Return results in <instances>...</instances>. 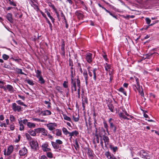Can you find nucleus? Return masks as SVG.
Returning <instances> with one entry per match:
<instances>
[{
	"label": "nucleus",
	"instance_id": "obj_1",
	"mask_svg": "<svg viewBox=\"0 0 159 159\" xmlns=\"http://www.w3.org/2000/svg\"><path fill=\"white\" fill-rule=\"evenodd\" d=\"M71 87L72 92L73 93L74 91H76L77 90V89L76 85V81L74 80V77L73 76L72 71H71Z\"/></svg>",
	"mask_w": 159,
	"mask_h": 159
},
{
	"label": "nucleus",
	"instance_id": "obj_2",
	"mask_svg": "<svg viewBox=\"0 0 159 159\" xmlns=\"http://www.w3.org/2000/svg\"><path fill=\"white\" fill-rule=\"evenodd\" d=\"M30 145L31 148L35 150H37L39 148V145L36 140H32L30 141Z\"/></svg>",
	"mask_w": 159,
	"mask_h": 159
},
{
	"label": "nucleus",
	"instance_id": "obj_3",
	"mask_svg": "<svg viewBox=\"0 0 159 159\" xmlns=\"http://www.w3.org/2000/svg\"><path fill=\"white\" fill-rule=\"evenodd\" d=\"M80 70L81 73H83V76L85 79L86 84V85H87L88 76V73L86 70L84 69L83 71L82 68L81 67H80Z\"/></svg>",
	"mask_w": 159,
	"mask_h": 159
},
{
	"label": "nucleus",
	"instance_id": "obj_4",
	"mask_svg": "<svg viewBox=\"0 0 159 159\" xmlns=\"http://www.w3.org/2000/svg\"><path fill=\"white\" fill-rule=\"evenodd\" d=\"M12 108L13 111L15 112H20L22 111V107L17 105L16 103H12Z\"/></svg>",
	"mask_w": 159,
	"mask_h": 159
},
{
	"label": "nucleus",
	"instance_id": "obj_5",
	"mask_svg": "<svg viewBox=\"0 0 159 159\" xmlns=\"http://www.w3.org/2000/svg\"><path fill=\"white\" fill-rule=\"evenodd\" d=\"M135 80H136V82L137 83V85L135 86L136 88L137 89L138 91L139 92V93H140V94L143 97L144 96V93H143V90L141 88L142 90L141 91L140 89V87L139 85V82L138 79L136 77H135Z\"/></svg>",
	"mask_w": 159,
	"mask_h": 159
},
{
	"label": "nucleus",
	"instance_id": "obj_6",
	"mask_svg": "<svg viewBox=\"0 0 159 159\" xmlns=\"http://www.w3.org/2000/svg\"><path fill=\"white\" fill-rule=\"evenodd\" d=\"M140 155L143 158L146 159H150V157L149 154L143 150H142L140 151Z\"/></svg>",
	"mask_w": 159,
	"mask_h": 159
},
{
	"label": "nucleus",
	"instance_id": "obj_7",
	"mask_svg": "<svg viewBox=\"0 0 159 159\" xmlns=\"http://www.w3.org/2000/svg\"><path fill=\"white\" fill-rule=\"evenodd\" d=\"M35 130L37 133H41L43 135H47L48 131L44 128H38L36 129Z\"/></svg>",
	"mask_w": 159,
	"mask_h": 159
},
{
	"label": "nucleus",
	"instance_id": "obj_8",
	"mask_svg": "<svg viewBox=\"0 0 159 159\" xmlns=\"http://www.w3.org/2000/svg\"><path fill=\"white\" fill-rule=\"evenodd\" d=\"M92 54L88 52L85 55V59L89 63H91L92 62Z\"/></svg>",
	"mask_w": 159,
	"mask_h": 159
},
{
	"label": "nucleus",
	"instance_id": "obj_9",
	"mask_svg": "<svg viewBox=\"0 0 159 159\" xmlns=\"http://www.w3.org/2000/svg\"><path fill=\"white\" fill-rule=\"evenodd\" d=\"M99 136L100 137L102 138V139L105 143V147H107V146L109 144V139L108 137L105 135H103V137H102L100 134H99Z\"/></svg>",
	"mask_w": 159,
	"mask_h": 159
},
{
	"label": "nucleus",
	"instance_id": "obj_10",
	"mask_svg": "<svg viewBox=\"0 0 159 159\" xmlns=\"http://www.w3.org/2000/svg\"><path fill=\"white\" fill-rule=\"evenodd\" d=\"M27 149L24 147L19 151V155L20 156H25L27 153Z\"/></svg>",
	"mask_w": 159,
	"mask_h": 159
},
{
	"label": "nucleus",
	"instance_id": "obj_11",
	"mask_svg": "<svg viewBox=\"0 0 159 159\" xmlns=\"http://www.w3.org/2000/svg\"><path fill=\"white\" fill-rule=\"evenodd\" d=\"M47 127L50 130H52L55 129V127L57 126V124L55 123H50L47 124Z\"/></svg>",
	"mask_w": 159,
	"mask_h": 159
},
{
	"label": "nucleus",
	"instance_id": "obj_12",
	"mask_svg": "<svg viewBox=\"0 0 159 159\" xmlns=\"http://www.w3.org/2000/svg\"><path fill=\"white\" fill-rule=\"evenodd\" d=\"M51 114V112L50 111L47 110L44 111H41L39 113V116H45L49 115Z\"/></svg>",
	"mask_w": 159,
	"mask_h": 159
},
{
	"label": "nucleus",
	"instance_id": "obj_13",
	"mask_svg": "<svg viewBox=\"0 0 159 159\" xmlns=\"http://www.w3.org/2000/svg\"><path fill=\"white\" fill-rule=\"evenodd\" d=\"M12 14L11 13H8L7 14L6 17L11 23H13V20L12 18Z\"/></svg>",
	"mask_w": 159,
	"mask_h": 159
},
{
	"label": "nucleus",
	"instance_id": "obj_14",
	"mask_svg": "<svg viewBox=\"0 0 159 159\" xmlns=\"http://www.w3.org/2000/svg\"><path fill=\"white\" fill-rule=\"evenodd\" d=\"M105 155L108 159H116L113 155L111 154L109 152H106Z\"/></svg>",
	"mask_w": 159,
	"mask_h": 159
},
{
	"label": "nucleus",
	"instance_id": "obj_15",
	"mask_svg": "<svg viewBox=\"0 0 159 159\" xmlns=\"http://www.w3.org/2000/svg\"><path fill=\"white\" fill-rule=\"evenodd\" d=\"M48 144L47 143H44L42 145L43 150L44 152H47L50 151L51 149L48 148Z\"/></svg>",
	"mask_w": 159,
	"mask_h": 159
},
{
	"label": "nucleus",
	"instance_id": "obj_16",
	"mask_svg": "<svg viewBox=\"0 0 159 159\" xmlns=\"http://www.w3.org/2000/svg\"><path fill=\"white\" fill-rule=\"evenodd\" d=\"M75 14L79 19H82L83 18V15L80 11H76L75 12Z\"/></svg>",
	"mask_w": 159,
	"mask_h": 159
},
{
	"label": "nucleus",
	"instance_id": "obj_17",
	"mask_svg": "<svg viewBox=\"0 0 159 159\" xmlns=\"http://www.w3.org/2000/svg\"><path fill=\"white\" fill-rule=\"evenodd\" d=\"M65 43L64 41H63L61 44V54L64 56L65 55Z\"/></svg>",
	"mask_w": 159,
	"mask_h": 159
},
{
	"label": "nucleus",
	"instance_id": "obj_18",
	"mask_svg": "<svg viewBox=\"0 0 159 159\" xmlns=\"http://www.w3.org/2000/svg\"><path fill=\"white\" fill-rule=\"evenodd\" d=\"M13 147L12 146H10L7 149V153H5V155H9L13 151Z\"/></svg>",
	"mask_w": 159,
	"mask_h": 159
},
{
	"label": "nucleus",
	"instance_id": "obj_19",
	"mask_svg": "<svg viewBox=\"0 0 159 159\" xmlns=\"http://www.w3.org/2000/svg\"><path fill=\"white\" fill-rule=\"evenodd\" d=\"M6 91L8 90L11 93L13 91L14 89L13 87L10 85L8 84L6 86Z\"/></svg>",
	"mask_w": 159,
	"mask_h": 159
},
{
	"label": "nucleus",
	"instance_id": "obj_20",
	"mask_svg": "<svg viewBox=\"0 0 159 159\" xmlns=\"http://www.w3.org/2000/svg\"><path fill=\"white\" fill-rule=\"evenodd\" d=\"M76 82L77 84V86L78 88V94H79V93H80V81L79 78H78L76 79Z\"/></svg>",
	"mask_w": 159,
	"mask_h": 159
},
{
	"label": "nucleus",
	"instance_id": "obj_21",
	"mask_svg": "<svg viewBox=\"0 0 159 159\" xmlns=\"http://www.w3.org/2000/svg\"><path fill=\"white\" fill-rule=\"evenodd\" d=\"M98 69L96 68L93 69L92 70V72L93 73V79L95 80H96L97 73L98 71Z\"/></svg>",
	"mask_w": 159,
	"mask_h": 159
},
{
	"label": "nucleus",
	"instance_id": "obj_22",
	"mask_svg": "<svg viewBox=\"0 0 159 159\" xmlns=\"http://www.w3.org/2000/svg\"><path fill=\"white\" fill-rule=\"evenodd\" d=\"M79 134V132L76 130H75L72 132H70L69 134V136L70 137V138H72V136L74 135L77 136Z\"/></svg>",
	"mask_w": 159,
	"mask_h": 159
},
{
	"label": "nucleus",
	"instance_id": "obj_23",
	"mask_svg": "<svg viewBox=\"0 0 159 159\" xmlns=\"http://www.w3.org/2000/svg\"><path fill=\"white\" fill-rule=\"evenodd\" d=\"M52 145L54 148L56 149H59L60 147L59 145L56 143V142H52Z\"/></svg>",
	"mask_w": 159,
	"mask_h": 159
},
{
	"label": "nucleus",
	"instance_id": "obj_24",
	"mask_svg": "<svg viewBox=\"0 0 159 159\" xmlns=\"http://www.w3.org/2000/svg\"><path fill=\"white\" fill-rule=\"evenodd\" d=\"M104 65L106 70L107 71H109V70L111 69V66L110 64H109L107 63H106L105 64H104Z\"/></svg>",
	"mask_w": 159,
	"mask_h": 159
},
{
	"label": "nucleus",
	"instance_id": "obj_25",
	"mask_svg": "<svg viewBox=\"0 0 159 159\" xmlns=\"http://www.w3.org/2000/svg\"><path fill=\"white\" fill-rule=\"evenodd\" d=\"M119 116L120 117L124 119H127V120H129V119L127 118V117L125 116L124 115V113L122 112L118 114Z\"/></svg>",
	"mask_w": 159,
	"mask_h": 159
},
{
	"label": "nucleus",
	"instance_id": "obj_26",
	"mask_svg": "<svg viewBox=\"0 0 159 159\" xmlns=\"http://www.w3.org/2000/svg\"><path fill=\"white\" fill-rule=\"evenodd\" d=\"M56 135L58 136H61L62 135L61 131V129H56Z\"/></svg>",
	"mask_w": 159,
	"mask_h": 159
},
{
	"label": "nucleus",
	"instance_id": "obj_27",
	"mask_svg": "<svg viewBox=\"0 0 159 159\" xmlns=\"http://www.w3.org/2000/svg\"><path fill=\"white\" fill-rule=\"evenodd\" d=\"M39 79V82L41 84H43L45 82V81L43 79L42 76L38 78Z\"/></svg>",
	"mask_w": 159,
	"mask_h": 159
},
{
	"label": "nucleus",
	"instance_id": "obj_28",
	"mask_svg": "<svg viewBox=\"0 0 159 159\" xmlns=\"http://www.w3.org/2000/svg\"><path fill=\"white\" fill-rule=\"evenodd\" d=\"M27 125L30 128H34L35 126V125L34 124L30 122H27Z\"/></svg>",
	"mask_w": 159,
	"mask_h": 159
},
{
	"label": "nucleus",
	"instance_id": "obj_29",
	"mask_svg": "<svg viewBox=\"0 0 159 159\" xmlns=\"http://www.w3.org/2000/svg\"><path fill=\"white\" fill-rule=\"evenodd\" d=\"M154 53H157L159 55V54L157 52H154L152 53H148L146 54L145 55V59H149L150 58V57Z\"/></svg>",
	"mask_w": 159,
	"mask_h": 159
},
{
	"label": "nucleus",
	"instance_id": "obj_30",
	"mask_svg": "<svg viewBox=\"0 0 159 159\" xmlns=\"http://www.w3.org/2000/svg\"><path fill=\"white\" fill-rule=\"evenodd\" d=\"M62 130L64 134L67 135V134H69L70 132L67 130V129L64 127H63L62 129Z\"/></svg>",
	"mask_w": 159,
	"mask_h": 159
},
{
	"label": "nucleus",
	"instance_id": "obj_31",
	"mask_svg": "<svg viewBox=\"0 0 159 159\" xmlns=\"http://www.w3.org/2000/svg\"><path fill=\"white\" fill-rule=\"evenodd\" d=\"M41 73V71L39 70H37L36 72V76L38 78L42 76Z\"/></svg>",
	"mask_w": 159,
	"mask_h": 159
},
{
	"label": "nucleus",
	"instance_id": "obj_32",
	"mask_svg": "<svg viewBox=\"0 0 159 159\" xmlns=\"http://www.w3.org/2000/svg\"><path fill=\"white\" fill-rule=\"evenodd\" d=\"M28 133L32 136H35L36 134L35 131L32 130H30L28 131Z\"/></svg>",
	"mask_w": 159,
	"mask_h": 159
},
{
	"label": "nucleus",
	"instance_id": "obj_33",
	"mask_svg": "<svg viewBox=\"0 0 159 159\" xmlns=\"http://www.w3.org/2000/svg\"><path fill=\"white\" fill-rule=\"evenodd\" d=\"M27 82L30 85L33 86L34 84V83L33 81L29 79H28L26 80Z\"/></svg>",
	"mask_w": 159,
	"mask_h": 159
},
{
	"label": "nucleus",
	"instance_id": "obj_34",
	"mask_svg": "<svg viewBox=\"0 0 159 159\" xmlns=\"http://www.w3.org/2000/svg\"><path fill=\"white\" fill-rule=\"evenodd\" d=\"M103 125H104V127L106 129L107 132L108 133V134L109 135V131L108 130V126L107 124V123L106 122H103Z\"/></svg>",
	"mask_w": 159,
	"mask_h": 159
},
{
	"label": "nucleus",
	"instance_id": "obj_35",
	"mask_svg": "<svg viewBox=\"0 0 159 159\" xmlns=\"http://www.w3.org/2000/svg\"><path fill=\"white\" fill-rule=\"evenodd\" d=\"M16 102L18 104L22 105L25 107H27V106L25 104H24L23 102L21 101L20 100L16 101Z\"/></svg>",
	"mask_w": 159,
	"mask_h": 159
},
{
	"label": "nucleus",
	"instance_id": "obj_36",
	"mask_svg": "<svg viewBox=\"0 0 159 159\" xmlns=\"http://www.w3.org/2000/svg\"><path fill=\"white\" fill-rule=\"evenodd\" d=\"M48 6L50 7H51L52 8V9L54 10V11H56V8H55L54 6V5H53L51 2H49L48 3Z\"/></svg>",
	"mask_w": 159,
	"mask_h": 159
},
{
	"label": "nucleus",
	"instance_id": "obj_37",
	"mask_svg": "<svg viewBox=\"0 0 159 159\" xmlns=\"http://www.w3.org/2000/svg\"><path fill=\"white\" fill-rule=\"evenodd\" d=\"M10 120L11 122H15L16 120V118L12 115H11L10 117Z\"/></svg>",
	"mask_w": 159,
	"mask_h": 159
},
{
	"label": "nucleus",
	"instance_id": "obj_38",
	"mask_svg": "<svg viewBox=\"0 0 159 159\" xmlns=\"http://www.w3.org/2000/svg\"><path fill=\"white\" fill-rule=\"evenodd\" d=\"M17 70H16V71L18 73L20 74L24 75H27L26 74H25V73H24V72H22V69H17Z\"/></svg>",
	"mask_w": 159,
	"mask_h": 159
},
{
	"label": "nucleus",
	"instance_id": "obj_39",
	"mask_svg": "<svg viewBox=\"0 0 159 159\" xmlns=\"http://www.w3.org/2000/svg\"><path fill=\"white\" fill-rule=\"evenodd\" d=\"M19 123L20 124V130H22L24 129V126L23 125L22 123V121H19Z\"/></svg>",
	"mask_w": 159,
	"mask_h": 159
},
{
	"label": "nucleus",
	"instance_id": "obj_40",
	"mask_svg": "<svg viewBox=\"0 0 159 159\" xmlns=\"http://www.w3.org/2000/svg\"><path fill=\"white\" fill-rule=\"evenodd\" d=\"M63 117L64 119L65 120L69 121H71V119H70V117L67 116L66 115H64Z\"/></svg>",
	"mask_w": 159,
	"mask_h": 159
},
{
	"label": "nucleus",
	"instance_id": "obj_41",
	"mask_svg": "<svg viewBox=\"0 0 159 159\" xmlns=\"http://www.w3.org/2000/svg\"><path fill=\"white\" fill-rule=\"evenodd\" d=\"M108 107L109 109L111 112H113L114 107L111 104H109L108 105Z\"/></svg>",
	"mask_w": 159,
	"mask_h": 159
},
{
	"label": "nucleus",
	"instance_id": "obj_42",
	"mask_svg": "<svg viewBox=\"0 0 159 159\" xmlns=\"http://www.w3.org/2000/svg\"><path fill=\"white\" fill-rule=\"evenodd\" d=\"M47 156L50 158H52L53 157V155L52 153L51 152H48L47 153Z\"/></svg>",
	"mask_w": 159,
	"mask_h": 159
},
{
	"label": "nucleus",
	"instance_id": "obj_43",
	"mask_svg": "<svg viewBox=\"0 0 159 159\" xmlns=\"http://www.w3.org/2000/svg\"><path fill=\"white\" fill-rule=\"evenodd\" d=\"M68 83L67 81H64L63 84V86L66 88H68Z\"/></svg>",
	"mask_w": 159,
	"mask_h": 159
},
{
	"label": "nucleus",
	"instance_id": "obj_44",
	"mask_svg": "<svg viewBox=\"0 0 159 159\" xmlns=\"http://www.w3.org/2000/svg\"><path fill=\"white\" fill-rule=\"evenodd\" d=\"M2 58L4 60H7L9 58V56L6 54H4L2 56Z\"/></svg>",
	"mask_w": 159,
	"mask_h": 159
},
{
	"label": "nucleus",
	"instance_id": "obj_45",
	"mask_svg": "<svg viewBox=\"0 0 159 159\" xmlns=\"http://www.w3.org/2000/svg\"><path fill=\"white\" fill-rule=\"evenodd\" d=\"M25 136L26 137V138H27V139L28 140L30 141H31V138L29 134L27 133H26L25 134Z\"/></svg>",
	"mask_w": 159,
	"mask_h": 159
},
{
	"label": "nucleus",
	"instance_id": "obj_46",
	"mask_svg": "<svg viewBox=\"0 0 159 159\" xmlns=\"http://www.w3.org/2000/svg\"><path fill=\"white\" fill-rule=\"evenodd\" d=\"M10 127L11 130L12 131L14 130L15 129V126H14L13 123L10 125Z\"/></svg>",
	"mask_w": 159,
	"mask_h": 159
},
{
	"label": "nucleus",
	"instance_id": "obj_47",
	"mask_svg": "<svg viewBox=\"0 0 159 159\" xmlns=\"http://www.w3.org/2000/svg\"><path fill=\"white\" fill-rule=\"evenodd\" d=\"M90 67L89 66L87 68V70H88V74H89V76L91 77H92V73L91 72V71L90 70Z\"/></svg>",
	"mask_w": 159,
	"mask_h": 159
},
{
	"label": "nucleus",
	"instance_id": "obj_48",
	"mask_svg": "<svg viewBox=\"0 0 159 159\" xmlns=\"http://www.w3.org/2000/svg\"><path fill=\"white\" fill-rule=\"evenodd\" d=\"M56 143L59 145V144H61L63 143L62 141L60 139H57L56 140Z\"/></svg>",
	"mask_w": 159,
	"mask_h": 159
},
{
	"label": "nucleus",
	"instance_id": "obj_49",
	"mask_svg": "<svg viewBox=\"0 0 159 159\" xmlns=\"http://www.w3.org/2000/svg\"><path fill=\"white\" fill-rule=\"evenodd\" d=\"M145 20L146 21L147 24L148 25H149L151 22V20L148 17L146 18H145Z\"/></svg>",
	"mask_w": 159,
	"mask_h": 159
},
{
	"label": "nucleus",
	"instance_id": "obj_50",
	"mask_svg": "<svg viewBox=\"0 0 159 159\" xmlns=\"http://www.w3.org/2000/svg\"><path fill=\"white\" fill-rule=\"evenodd\" d=\"M30 3L31 5V6L33 7H34L35 8L34 6V5H37L35 4H34L33 2V1H35V0H30Z\"/></svg>",
	"mask_w": 159,
	"mask_h": 159
},
{
	"label": "nucleus",
	"instance_id": "obj_51",
	"mask_svg": "<svg viewBox=\"0 0 159 159\" xmlns=\"http://www.w3.org/2000/svg\"><path fill=\"white\" fill-rule=\"evenodd\" d=\"M73 117L74 120V121L75 122H77V121H78V120H79V117H75V115H74V114L73 115Z\"/></svg>",
	"mask_w": 159,
	"mask_h": 159
},
{
	"label": "nucleus",
	"instance_id": "obj_52",
	"mask_svg": "<svg viewBox=\"0 0 159 159\" xmlns=\"http://www.w3.org/2000/svg\"><path fill=\"white\" fill-rule=\"evenodd\" d=\"M40 12L41 13L42 16L45 18L46 20H47V18L46 17V15L42 11L40 10Z\"/></svg>",
	"mask_w": 159,
	"mask_h": 159
},
{
	"label": "nucleus",
	"instance_id": "obj_53",
	"mask_svg": "<svg viewBox=\"0 0 159 159\" xmlns=\"http://www.w3.org/2000/svg\"><path fill=\"white\" fill-rule=\"evenodd\" d=\"M111 149H112L114 152H116L117 150V148L116 147H111Z\"/></svg>",
	"mask_w": 159,
	"mask_h": 159
},
{
	"label": "nucleus",
	"instance_id": "obj_54",
	"mask_svg": "<svg viewBox=\"0 0 159 159\" xmlns=\"http://www.w3.org/2000/svg\"><path fill=\"white\" fill-rule=\"evenodd\" d=\"M56 89L57 90H58V91L61 93H62V91L61 90V88L59 87V86H58V87H57V88H56Z\"/></svg>",
	"mask_w": 159,
	"mask_h": 159
},
{
	"label": "nucleus",
	"instance_id": "obj_55",
	"mask_svg": "<svg viewBox=\"0 0 159 159\" xmlns=\"http://www.w3.org/2000/svg\"><path fill=\"white\" fill-rule=\"evenodd\" d=\"M45 12L47 13L48 16L49 17L51 16L50 13L47 10L45 9Z\"/></svg>",
	"mask_w": 159,
	"mask_h": 159
},
{
	"label": "nucleus",
	"instance_id": "obj_56",
	"mask_svg": "<svg viewBox=\"0 0 159 159\" xmlns=\"http://www.w3.org/2000/svg\"><path fill=\"white\" fill-rule=\"evenodd\" d=\"M97 124V122H96V120L95 118L94 119V126L95 127V129H96V131H97V128H96V124Z\"/></svg>",
	"mask_w": 159,
	"mask_h": 159
},
{
	"label": "nucleus",
	"instance_id": "obj_57",
	"mask_svg": "<svg viewBox=\"0 0 159 159\" xmlns=\"http://www.w3.org/2000/svg\"><path fill=\"white\" fill-rule=\"evenodd\" d=\"M40 159H48L46 156L43 155L41 157Z\"/></svg>",
	"mask_w": 159,
	"mask_h": 159
},
{
	"label": "nucleus",
	"instance_id": "obj_58",
	"mask_svg": "<svg viewBox=\"0 0 159 159\" xmlns=\"http://www.w3.org/2000/svg\"><path fill=\"white\" fill-rule=\"evenodd\" d=\"M110 124V127L111 129H113L114 127L115 126V125L113 124V123H111Z\"/></svg>",
	"mask_w": 159,
	"mask_h": 159
},
{
	"label": "nucleus",
	"instance_id": "obj_59",
	"mask_svg": "<svg viewBox=\"0 0 159 159\" xmlns=\"http://www.w3.org/2000/svg\"><path fill=\"white\" fill-rule=\"evenodd\" d=\"M4 119V117L3 115H0V120H3Z\"/></svg>",
	"mask_w": 159,
	"mask_h": 159
},
{
	"label": "nucleus",
	"instance_id": "obj_60",
	"mask_svg": "<svg viewBox=\"0 0 159 159\" xmlns=\"http://www.w3.org/2000/svg\"><path fill=\"white\" fill-rule=\"evenodd\" d=\"M10 2V4L14 6H16V4L15 3H14L13 2H12L11 1V2Z\"/></svg>",
	"mask_w": 159,
	"mask_h": 159
},
{
	"label": "nucleus",
	"instance_id": "obj_61",
	"mask_svg": "<svg viewBox=\"0 0 159 159\" xmlns=\"http://www.w3.org/2000/svg\"><path fill=\"white\" fill-rule=\"evenodd\" d=\"M22 121L23 123L25 124L27 122L28 120L27 119H24Z\"/></svg>",
	"mask_w": 159,
	"mask_h": 159
},
{
	"label": "nucleus",
	"instance_id": "obj_62",
	"mask_svg": "<svg viewBox=\"0 0 159 159\" xmlns=\"http://www.w3.org/2000/svg\"><path fill=\"white\" fill-rule=\"evenodd\" d=\"M49 17L51 19L52 22L54 23V19L51 16Z\"/></svg>",
	"mask_w": 159,
	"mask_h": 159
},
{
	"label": "nucleus",
	"instance_id": "obj_63",
	"mask_svg": "<svg viewBox=\"0 0 159 159\" xmlns=\"http://www.w3.org/2000/svg\"><path fill=\"white\" fill-rule=\"evenodd\" d=\"M18 96H19V97L20 98L22 99L23 100H25V97L24 96H20V95H19Z\"/></svg>",
	"mask_w": 159,
	"mask_h": 159
},
{
	"label": "nucleus",
	"instance_id": "obj_64",
	"mask_svg": "<svg viewBox=\"0 0 159 159\" xmlns=\"http://www.w3.org/2000/svg\"><path fill=\"white\" fill-rule=\"evenodd\" d=\"M119 90L123 93V91H124V89L123 88L121 87L119 89Z\"/></svg>",
	"mask_w": 159,
	"mask_h": 159
}]
</instances>
